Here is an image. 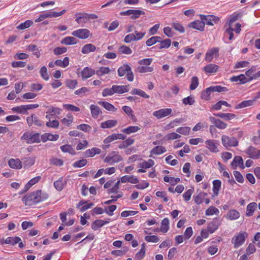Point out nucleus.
Listing matches in <instances>:
<instances>
[{
	"mask_svg": "<svg viewBox=\"0 0 260 260\" xmlns=\"http://www.w3.org/2000/svg\"><path fill=\"white\" fill-rule=\"evenodd\" d=\"M48 197L47 193L39 190L24 197L22 200L26 206H31L46 200Z\"/></svg>",
	"mask_w": 260,
	"mask_h": 260,
	"instance_id": "1",
	"label": "nucleus"
},
{
	"mask_svg": "<svg viewBox=\"0 0 260 260\" xmlns=\"http://www.w3.org/2000/svg\"><path fill=\"white\" fill-rule=\"evenodd\" d=\"M21 140H26V143L28 144L34 143H38L41 142L40 136L39 133L32 134L29 131L25 132L23 134L21 137Z\"/></svg>",
	"mask_w": 260,
	"mask_h": 260,
	"instance_id": "2",
	"label": "nucleus"
},
{
	"mask_svg": "<svg viewBox=\"0 0 260 260\" xmlns=\"http://www.w3.org/2000/svg\"><path fill=\"white\" fill-rule=\"evenodd\" d=\"M247 237L248 234L245 232H240L236 234L232 240V243L234 244V248H238L243 245Z\"/></svg>",
	"mask_w": 260,
	"mask_h": 260,
	"instance_id": "3",
	"label": "nucleus"
},
{
	"mask_svg": "<svg viewBox=\"0 0 260 260\" xmlns=\"http://www.w3.org/2000/svg\"><path fill=\"white\" fill-rule=\"evenodd\" d=\"M66 12V10H63L62 11L59 12H56L54 11H49L44 12L41 14L38 18L35 20V22H39L43 20L48 18H52V17H58L62 15Z\"/></svg>",
	"mask_w": 260,
	"mask_h": 260,
	"instance_id": "4",
	"label": "nucleus"
},
{
	"mask_svg": "<svg viewBox=\"0 0 260 260\" xmlns=\"http://www.w3.org/2000/svg\"><path fill=\"white\" fill-rule=\"evenodd\" d=\"M122 160V157L118 152L112 151L104 159V162L112 165Z\"/></svg>",
	"mask_w": 260,
	"mask_h": 260,
	"instance_id": "5",
	"label": "nucleus"
},
{
	"mask_svg": "<svg viewBox=\"0 0 260 260\" xmlns=\"http://www.w3.org/2000/svg\"><path fill=\"white\" fill-rule=\"evenodd\" d=\"M221 141L223 146L226 148L235 147L238 145V142L235 138L229 137L225 135L222 136Z\"/></svg>",
	"mask_w": 260,
	"mask_h": 260,
	"instance_id": "6",
	"label": "nucleus"
},
{
	"mask_svg": "<svg viewBox=\"0 0 260 260\" xmlns=\"http://www.w3.org/2000/svg\"><path fill=\"white\" fill-rule=\"evenodd\" d=\"M72 35L81 39H85L91 35L90 31L87 29L81 28L72 32Z\"/></svg>",
	"mask_w": 260,
	"mask_h": 260,
	"instance_id": "7",
	"label": "nucleus"
},
{
	"mask_svg": "<svg viewBox=\"0 0 260 260\" xmlns=\"http://www.w3.org/2000/svg\"><path fill=\"white\" fill-rule=\"evenodd\" d=\"M172 110L170 108L160 109L153 112V115L157 119H161L171 114Z\"/></svg>",
	"mask_w": 260,
	"mask_h": 260,
	"instance_id": "8",
	"label": "nucleus"
},
{
	"mask_svg": "<svg viewBox=\"0 0 260 260\" xmlns=\"http://www.w3.org/2000/svg\"><path fill=\"white\" fill-rule=\"evenodd\" d=\"M206 147L211 152L216 153L219 151L218 145L219 143L218 141L215 140H207L205 141Z\"/></svg>",
	"mask_w": 260,
	"mask_h": 260,
	"instance_id": "9",
	"label": "nucleus"
},
{
	"mask_svg": "<svg viewBox=\"0 0 260 260\" xmlns=\"http://www.w3.org/2000/svg\"><path fill=\"white\" fill-rule=\"evenodd\" d=\"M5 244H10L11 245H15L16 244H19V247L22 248L25 246V245L22 242L21 239L19 237H9L5 240Z\"/></svg>",
	"mask_w": 260,
	"mask_h": 260,
	"instance_id": "10",
	"label": "nucleus"
},
{
	"mask_svg": "<svg viewBox=\"0 0 260 260\" xmlns=\"http://www.w3.org/2000/svg\"><path fill=\"white\" fill-rule=\"evenodd\" d=\"M26 122L29 127L32 126L33 123L38 126H41L43 124V122L35 114H32L31 116L27 117L26 118Z\"/></svg>",
	"mask_w": 260,
	"mask_h": 260,
	"instance_id": "11",
	"label": "nucleus"
},
{
	"mask_svg": "<svg viewBox=\"0 0 260 260\" xmlns=\"http://www.w3.org/2000/svg\"><path fill=\"white\" fill-rule=\"evenodd\" d=\"M219 49L218 48H213L208 50L206 53L205 59L208 62H211L214 56L218 57L219 56Z\"/></svg>",
	"mask_w": 260,
	"mask_h": 260,
	"instance_id": "12",
	"label": "nucleus"
},
{
	"mask_svg": "<svg viewBox=\"0 0 260 260\" xmlns=\"http://www.w3.org/2000/svg\"><path fill=\"white\" fill-rule=\"evenodd\" d=\"M245 152L251 158L257 159L260 157V150H258L253 146H250Z\"/></svg>",
	"mask_w": 260,
	"mask_h": 260,
	"instance_id": "13",
	"label": "nucleus"
},
{
	"mask_svg": "<svg viewBox=\"0 0 260 260\" xmlns=\"http://www.w3.org/2000/svg\"><path fill=\"white\" fill-rule=\"evenodd\" d=\"M200 17L202 21H204L205 24L206 23L209 25H213L214 24L213 22L216 23L218 21V18L216 17L215 16H206L204 15H201Z\"/></svg>",
	"mask_w": 260,
	"mask_h": 260,
	"instance_id": "14",
	"label": "nucleus"
},
{
	"mask_svg": "<svg viewBox=\"0 0 260 260\" xmlns=\"http://www.w3.org/2000/svg\"><path fill=\"white\" fill-rule=\"evenodd\" d=\"M188 26L189 27L193 28L200 31H203L205 27V22L197 20L189 23L188 24Z\"/></svg>",
	"mask_w": 260,
	"mask_h": 260,
	"instance_id": "15",
	"label": "nucleus"
},
{
	"mask_svg": "<svg viewBox=\"0 0 260 260\" xmlns=\"http://www.w3.org/2000/svg\"><path fill=\"white\" fill-rule=\"evenodd\" d=\"M8 165L10 168L17 170L21 169L22 167V162L18 158H11L8 161Z\"/></svg>",
	"mask_w": 260,
	"mask_h": 260,
	"instance_id": "16",
	"label": "nucleus"
},
{
	"mask_svg": "<svg viewBox=\"0 0 260 260\" xmlns=\"http://www.w3.org/2000/svg\"><path fill=\"white\" fill-rule=\"evenodd\" d=\"M210 121L214 124L215 126L219 129H224L227 126V124L223 122L222 121L216 119L214 117H210L209 118Z\"/></svg>",
	"mask_w": 260,
	"mask_h": 260,
	"instance_id": "17",
	"label": "nucleus"
},
{
	"mask_svg": "<svg viewBox=\"0 0 260 260\" xmlns=\"http://www.w3.org/2000/svg\"><path fill=\"white\" fill-rule=\"evenodd\" d=\"M41 176H37L31 180L25 185L24 189L19 194H22L27 191L32 185L38 183L41 179Z\"/></svg>",
	"mask_w": 260,
	"mask_h": 260,
	"instance_id": "18",
	"label": "nucleus"
},
{
	"mask_svg": "<svg viewBox=\"0 0 260 260\" xmlns=\"http://www.w3.org/2000/svg\"><path fill=\"white\" fill-rule=\"evenodd\" d=\"M231 166L233 169H235L238 166L242 169L244 168L243 160L242 158L239 156H236L234 157L231 164Z\"/></svg>",
	"mask_w": 260,
	"mask_h": 260,
	"instance_id": "19",
	"label": "nucleus"
},
{
	"mask_svg": "<svg viewBox=\"0 0 260 260\" xmlns=\"http://www.w3.org/2000/svg\"><path fill=\"white\" fill-rule=\"evenodd\" d=\"M58 138V135H53L50 133H45L41 137V141L43 142H45L48 140L56 141Z\"/></svg>",
	"mask_w": 260,
	"mask_h": 260,
	"instance_id": "20",
	"label": "nucleus"
},
{
	"mask_svg": "<svg viewBox=\"0 0 260 260\" xmlns=\"http://www.w3.org/2000/svg\"><path fill=\"white\" fill-rule=\"evenodd\" d=\"M95 74V71L88 67L85 68L81 72V75L82 78L86 79Z\"/></svg>",
	"mask_w": 260,
	"mask_h": 260,
	"instance_id": "21",
	"label": "nucleus"
},
{
	"mask_svg": "<svg viewBox=\"0 0 260 260\" xmlns=\"http://www.w3.org/2000/svg\"><path fill=\"white\" fill-rule=\"evenodd\" d=\"M114 93H123L128 91V85H113Z\"/></svg>",
	"mask_w": 260,
	"mask_h": 260,
	"instance_id": "22",
	"label": "nucleus"
},
{
	"mask_svg": "<svg viewBox=\"0 0 260 260\" xmlns=\"http://www.w3.org/2000/svg\"><path fill=\"white\" fill-rule=\"evenodd\" d=\"M250 78L247 79L244 74H241L239 76H233L231 78L232 82H237L239 81L241 84L245 83L250 81Z\"/></svg>",
	"mask_w": 260,
	"mask_h": 260,
	"instance_id": "23",
	"label": "nucleus"
},
{
	"mask_svg": "<svg viewBox=\"0 0 260 260\" xmlns=\"http://www.w3.org/2000/svg\"><path fill=\"white\" fill-rule=\"evenodd\" d=\"M218 68V66L210 63L204 68V71L206 73H214L217 72Z\"/></svg>",
	"mask_w": 260,
	"mask_h": 260,
	"instance_id": "24",
	"label": "nucleus"
},
{
	"mask_svg": "<svg viewBox=\"0 0 260 260\" xmlns=\"http://www.w3.org/2000/svg\"><path fill=\"white\" fill-rule=\"evenodd\" d=\"M109 223L108 221H105L102 219L95 220L92 224L91 228L95 231L99 228L102 227L104 225Z\"/></svg>",
	"mask_w": 260,
	"mask_h": 260,
	"instance_id": "25",
	"label": "nucleus"
},
{
	"mask_svg": "<svg viewBox=\"0 0 260 260\" xmlns=\"http://www.w3.org/2000/svg\"><path fill=\"white\" fill-rule=\"evenodd\" d=\"M121 182L122 183L128 182L131 183L136 184L139 182V180L137 178L133 176H129L128 175H125L121 178Z\"/></svg>",
	"mask_w": 260,
	"mask_h": 260,
	"instance_id": "26",
	"label": "nucleus"
},
{
	"mask_svg": "<svg viewBox=\"0 0 260 260\" xmlns=\"http://www.w3.org/2000/svg\"><path fill=\"white\" fill-rule=\"evenodd\" d=\"M256 207L257 204L256 203L252 202L249 204L247 206L246 216L248 217L251 216Z\"/></svg>",
	"mask_w": 260,
	"mask_h": 260,
	"instance_id": "27",
	"label": "nucleus"
},
{
	"mask_svg": "<svg viewBox=\"0 0 260 260\" xmlns=\"http://www.w3.org/2000/svg\"><path fill=\"white\" fill-rule=\"evenodd\" d=\"M96 47L93 44H87L85 45L82 49V53L83 54H88L91 52H94L96 50Z\"/></svg>",
	"mask_w": 260,
	"mask_h": 260,
	"instance_id": "28",
	"label": "nucleus"
},
{
	"mask_svg": "<svg viewBox=\"0 0 260 260\" xmlns=\"http://www.w3.org/2000/svg\"><path fill=\"white\" fill-rule=\"evenodd\" d=\"M117 123L115 120H108L101 124V127L103 128H111L115 126Z\"/></svg>",
	"mask_w": 260,
	"mask_h": 260,
	"instance_id": "29",
	"label": "nucleus"
},
{
	"mask_svg": "<svg viewBox=\"0 0 260 260\" xmlns=\"http://www.w3.org/2000/svg\"><path fill=\"white\" fill-rule=\"evenodd\" d=\"M131 69V68L128 64H123L118 69V74L120 77H122L124 75H126L127 72L129 71Z\"/></svg>",
	"mask_w": 260,
	"mask_h": 260,
	"instance_id": "30",
	"label": "nucleus"
},
{
	"mask_svg": "<svg viewBox=\"0 0 260 260\" xmlns=\"http://www.w3.org/2000/svg\"><path fill=\"white\" fill-rule=\"evenodd\" d=\"M98 104L103 106L107 110L112 112H115L117 111V108L107 102L99 101Z\"/></svg>",
	"mask_w": 260,
	"mask_h": 260,
	"instance_id": "31",
	"label": "nucleus"
},
{
	"mask_svg": "<svg viewBox=\"0 0 260 260\" xmlns=\"http://www.w3.org/2000/svg\"><path fill=\"white\" fill-rule=\"evenodd\" d=\"M77 41L75 38L73 37H67L63 38L61 41L62 44H65L67 45H70L77 44Z\"/></svg>",
	"mask_w": 260,
	"mask_h": 260,
	"instance_id": "32",
	"label": "nucleus"
},
{
	"mask_svg": "<svg viewBox=\"0 0 260 260\" xmlns=\"http://www.w3.org/2000/svg\"><path fill=\"white\" fill-rule=\"evenodd\" d=\"M214 115L217 117L224 119L226 120L233 119L236 117V115L232 113H219L214 114Z\"/></svg>",
	"mask_w": 260,
	"mask_h": 260,
	"instance_id": "33",
	"label": "nucleus"
},
{
	"mask_svg": "<svg viewBox=\"0 0 260 260\" xmlns=\"http://www.w3.org/2000/svg\"><path fill=\"white\" fill-rule=\"evenodd\" d=\"M256 100L254 99L252 100L244 101L237 105L235 108L236 109H241L248 106H252Z\"/></svg>",
	"mask_w": 260,
	"mask_h": 260,
	"instance_id": "34",
	"label": "nucleus"
},
{
	"mask_svg": "<svg viewBox=\"0 0 260 260\" xmlns=\"http://www.w3.org/2000/svg\"><path fill=\"white\" fill-rule=\"evenodd\" d=\"M101 150L100 149L94 147L91 149L87 150L85 152V156L86 157H92L95 154H99L101 153Z\"/></svg>",
	"mask_w": 260,
	"mask_h": 260,
	"instance_id": "35",
	"label": "nucleus"
},
{
	"mask_svg": "<svg viewBox=\"0 0 260 260\" xmlns=\"http://www.w3.org/2000/svg\"><path fill=\"white\" fill-rule=\"evenodd\" d=\"M66 182L63 181L62 178H59L54 182L55 188L58 191H61L63 188Z\"/></svg>",
	"mask_w": 260,
	"mask_h": 260,
	"instance_id": "36",
	"label": "nucleus"
},
{
	"mask_svg": "<svg viewBox=\"0 0 260 260\" xmlns=\"http://www.w3.org/2000/svg\"><path fill=\"white\" fill-rule=\"evenodd\" d=\"M169 229V220L167 218H164L161 222L160 231L163 233H166Z\"/></svg>",
	"mask_w": 260,
	"mask_h": 260,
	"instance_id": "37",
	"label": "nucleus"
},
{
	"mask_svg": "<svg viewBox=\"0 0 260 260\" xmlns=\"http://www.w3.org/2000/svg\"><path fill=\"white\" fill-rule=\"evenodd\" d=\"M78 15H80V16L77 17L75 20L78 24H82L89 21L87 16L86 15H87V13H79Z\"/></svg>",
	"mask_w": 260,
	"mask_h": 260,
	"instance_id": "38",
	"label": "nucleus"
},
{
	"mask_svg": "<svg viewBox=\"0 0 260 260\" xmlns=\"http://www.w3.org/2000/svg\"><path fill=\"white\" fill-rule=\"evenodd\" d=\"M227 216L228 219L231 220H236L240 217V213L236 210H231L229 211Z\"/></svg>",
	"mask_w": 260,
	"mask_h": 260,
	"instance_id": "39",
	"label": "nucleus"
},
{
	"mask_svg": "<svg viewBox=\"0 0 260 260\" xmlns=\"http://www.w3.org/2000/svg\"><path fill=\"white\" fill-rule=\"evenodd\" d=\"M219 223L218 220H213L209 223L208 230L210 233L214 232L219 226Z\"/></svg>",
	"mask_w": 260,
	"mask_h": 260,
	"instance_id": "40",
	"label": "nucleus"
},
{
	"mask_svg": "<svg viewBox=\"0 0 260 260\" xmlns=\"http://www.w3.org/2000/svg\"><path fill=\"white\" fill-rule=\"evenodd\" d=\"M69 64V58L68 57L64 58L63 60L57 59L55 61V65L62 67L66 68Z\"/></svg>",
	"mask_w": 260,
	"mask_h": 260,
	"instance_id": "41",
	"label": "nucleus"
},
{
	"mask_svg": "<svg viewBox=\"0 0 260 260\" xmlns=\"http://www.w3.org/2000/svg\"><path fill=\"white\" fill-rule=\"evenodd\" d=\"M221 182L219 180H215L213 181V191L215 196L218 194V191L221 187Z\"/></svg>",
	"mask_w": 260,
	"mask_h": 260,
	"instance_id": "42",
	"label": "nucleus"
},
{
	"mask_svg": "<svg viewBox=\"0 0 260 260\" xmlns=\"http://www.w3.org/2000/svg\"><path fill=\"white\" fill-rule=\"evenodd\" d=\"M27 50L29 51H32L33 54L39 58L40 56V52L37 46L34 44H30L27 47Z\"/></svg>",
	"mask_w": 260,
	"mask_h": 260,
	"instance_id": "43",
	"label": "nucleus"
},
{
	"mask_svg": "<svg viewBox=\"0 0 260 260\" xmlns=\"http://www.w3.org/2000/svg\"><path fill=\"white\" fill-rule=\"evenodd\" d=\"M90 108L92 117L94 118H97L101 112L100 108L94 105H91Z\"/></svg>",
	"mask_w": 260,
	"mask_h": 260,
	"instance_id": "44",
	"label": "nucleus"
},
{
	"mask_svg": "<svg viewBox=\"0 0 260 260\" xmlns=\"http://www.w3.org/2000/svg\"><path fill=\"white\" fill-rule=\"evenodd\" d=\"M131 93L133 94H137L146 99H148L150 97L149 95L147 94L144 91L137 88L133 89Z\"/></svg>",
	"mask_w": 260,
	"mask_h": 260,
	"instance_id": "45",
	"label": "nucleus"
},
{
	"mask_svg": "<svg viewBox=\"0 0 260 260\" xmlns=\"http://www.w3.org/2000/svg\"><path fill=\"white\" fill-rule=\"evenodd\" d=\"M131 18L132 19H136L140 17L141 15H144L145 12L140 10L132 9L131 11Z\"/></svg>",
	"mask_w": 260,
	"mask_h": 260,
	"instance_id": "46",
	"label": "nucleus"
},
{
	"mask_svg": "<svg viewBox=\"0 0 260 260\" xmlns=\"http://www.w3.org/2000/svg\"><path fill=\"white\" fill-rule=\"evenodd\" d=\"M167 151L166 148L162 146H157L155 147L152 150L151 153L154 154H160Z\"/></svg>",
	"mask_w": 260,
	"mask_h": 260,
	"instance_id": "47",
	"label": "nucleus"
},
{
	"mask_svg": "<svg viewBox=\"0 0 260 260\" xmlns=\"http://www.w3.org/2000/svg\"><path fill=\"white\" fill-rule=\"evenodd\" d=\"M153 71V68L147 66H139L136 69V71L140 73H145L148 72H152Z\"/></svg>",
	"mask_w": 260,
	"mask_h": 260,
	"instance_id": "48",
	"label": "nucleus"
},
{
	"mask_svg": "<svg viewBox=\"0 0 260 260\" xmlns=\"http://www.w3.org/2000/svg\"><path fill=\"white\" fill-rule=\"evenodd\" d=\"M73 117L72 114L71 113H68L66 117L63 118L61 120V122L67 126H69V125H70L73 122Z\"/></svg>",
	"mask_w": 260,
	"mask_h": 260,
	"instance_id": "49",
	"label": "nucleus"
},
{
	"mask_svg": "<svg viewBox=\"0 0 260 260\" xmlns=\"http://www.w3.org/2000/svg\"><path fill=\"white\" fill-rule=\"evenodd\" d=\"M140 129V128L139 126H132L123 129L122 130V132L124 133L129 135L131 134V133L137 132Z\"/></svg>",
	"mask_w": 260,
	"mask_h": 260,
	"instance_id": "50",
	"label": "nucleus"
},
{
	"mask_svg": "<svg viewBox=\"0 0 260 260\" xmlns=\"http://www.w3.org/2000/svg\"><path fill=\"white\" fill-rule=\"evenodd\" d=\"M207 195V193L204 192H200L198 196L194 197V202L195 203L199 205L201 204L204 198Z\"/></svg>",
	"mask_w": 260,
	"mask_h": 260,
	"instance_id": "51",
	"label": "nucleus"
},
{
	"mask_svg": "<svg viewBox=\"0 0 260 260\" xmlns=\"http://www.w3.org/2000/svg\"><path fill=\"white\" fill-rule=\"evenodd\" d=\"M160 41V37L158 36L152 37L151 38L147 40L146 42V44L148 46H152L157 42Z\"/></svg>",
	"mask_w": 260,
	"mask_h": 260,
	"instance_id": "52",
	"label": "nucleus"
},
{
	"mask_svg": "<svg viewBox=\"0 0 260 260\" xmlns=\"http://www.w3.org/2000/svg\"><path fill=\"white\" fill-rule=\"evenodd\" d=\"M211 92H213L211 87L207 88L205 91H203L202 93L201 98L202 99H204L206 101H208L210 100V95Z\"/></svg>",
	"mask_w": 260,
	"mask_h": 260,
	"instance_id": "53",
	"label": "nucleus"
},
{
	"mask_svg": "<svg viewBox=\"0 0 260 260\" xmlns=\"http://www.w3.org/2000/svg\"><path fill=\"white\" fill-rule=\"evenodd\" d=\"M110 69L108 67H101L96 71V74L99 76L108 74L110 72Z\"/></svg>",
	"mask_w": 260,
	"mask_h": 260,
	"instance_id": "54",
	"label": "nucleus"
},
{
	"mask_svg": "<svg viewBox=\"0 0 260 260\" xmlns=\"http://www.w3.org/2000/svg\"><path fill=\"white\" fill-rule=\"evenodd\" d=\"M119 25V22L118 21H113L108 26V23L106 22L104 23V26L105 28H107L109 31H112L116 29Z\"/></svg>",
	"mask_w": 260,
	"mask_h": 260,
	"instance_id": "55",
	"label": "nucleus"
},
{
	"mask_svg": "<svg viewBox=\"0 0 260 260\" xmlns=\"http://www.w3.org/2000/svg\"><path fill=\"white\" fill-rule=\"evenodd\" d=\"M60 149L63 152H68L72 155H74L75 154V150L70 145L61 146L60 147Z\"/></svg>",
	"mask_w": 260,
	"mask_h": 260,
	"instance_id": "56",
	"label": "nucleus"
},
{
	"mask_svg": "<svg viewBox=\"0 0 260 260\" xmlns=\"http://www.w3.org/2000/svg\"><path fill=\"white\" fill-rule=\"evenodd\" d=\"M199 85V79L196 76H193L191 78V84L189 86V88L190 90H194Z\"/></svg>",
	"mask_w": 260,
	"mask_h": 260,
	"instance_id": "57",
	"label": "nucleus"
},
{
	"mask_svg": "<svg viewBox=\"0 0 260 260\" xmlns=\"http://www.w3.org/2000/svg\"><path fill=\"white\" fill-rule=\"evenodd\" d=\"M32 23L33 22L31 20H28L19 25L17 27V28L20 30H23L30 27Z\"/></svg>",
	"mask_w": 260,
	"mask_h": 260,
	"instance_id": "58",
	"label": "nucleus"
},
{
	"mask_svg": "<svg viewBox=\"0 0 260 260\" xmlns=\"http://www.w3.org/2000/svg\"><path fill=\"white\" fill-rule=\"evenodd\" d=\"M172 26L176 31L180 33H183L185 31L184 28L182 25L177 22H173Z\"/></svg>",
	"mask_w": 260,
	"mask_h": 260,
	"instance_id": "59",
	"label": "nucleus"
},
{
	"mask_svg": "<svg viewBox=\"0 0 260 260\" xmlns=\"http://www.w3.org/2000/svg\"><path fill=\"white\" fill-rule=\"evenodd\" d=\"M190 128L188 126L180 127L177 128L176 132L183 135H187L189 133Z\"/></svg>",
	"mask_w": 260,
	"mask_h": 260,
	"instance_id": "60",
	"label": "nucleus"
},
{
	"mask_svg": "<svg viewBox=\"0 0 260 260\" xmlns=\"http://www.w3.org/2000/svg\"><path fill=\"white\" fill-rule=\"evenodd\" d=\"M154 162L152 159H148L147 161H144L140 164V167L143 169H148L152 167Z\"/></svg>",
	"mask_w": 260,
	"mask_h": 260,
	"instance_id": "61",
	"label": "nucleus"
},
{
	"mask_svg": "<svg viewBox=\"0 0 260 260\" xmlns=\"http://www.w3.org/2000/svg\"><path fill=\"white\" fill-rule=\"evenodd\" d=\"M159 42L160 43V46L159 47V49L168 48L170 46L171 44V40L169 39L162 41L161 38H160V41Z\"/></svg>",
	"mask_w": 260,
	"mask_h": 260,
	"instance_id": "62",
	"label": "nucleus"
},
{
	"mask_svg": "<svg viewBox=\"0 0 260 260\" xmlns=\"http://www.w3.org/2000/svg\"><path fill=\"white\" fill-rule=\"evenodd\" d=\"M182 102L185 105H192L195 103V100L194 97L190 95L184 98L182 100Z\"/></svg>",
	"mask_w": 260,
	"mask_h": 260,
	"instance_id": "63",
	"label": "nucleus"
},
{
	"mask_svg": "<svg viewBox=\"0 0 260 260\" xmlns=\"http://www.w3.org/2000/svg\"><path fill=\"white\" fill-rule=\"evenodd\" d=\"M119 52L122 54H131L132 53V50L129 47L123 45L119 47Z\"/></svg>",
	"mask_w": 260,
	"mask_h": 260,
	"instance_id": "64",
	"label": "nucleus"
}]
</instances>
